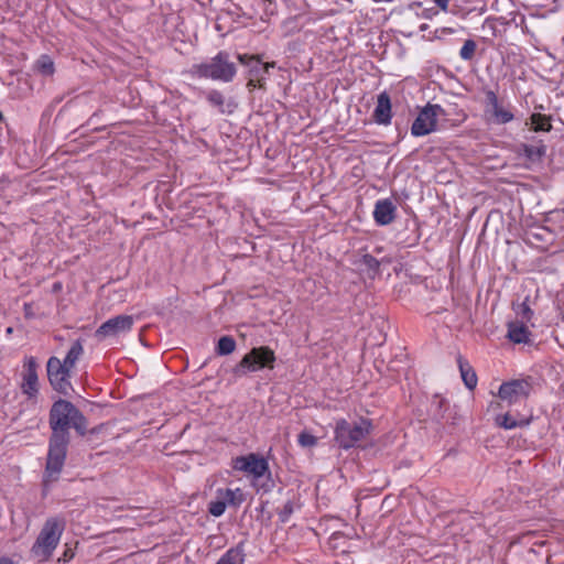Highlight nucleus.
<instances>
[{"instance_id": "f257e3e1", "label": "nucleus", "mask_w": 564, "mask_h": 564, "mask_svg": "<svg viewBox=\"0 0 564 564\" xmlns=\"http://www.w3.org/2000/svg\"><path fill=\"white\" fill-rule=\"evenodd\" d=\"M48 424L52 433L48 440V451L42 479L44 491L48 490L52 482L59 479L70 442L69 430L74 429L79 436L85 437L88 421L70 401L58 399L50 409Z\"/></svg>"}, {"instance_id": "f03ea898", "label": "nucleus", "mask_w": 564, "mask_h": 564, "mask_svg": "<svg viewBox=\"0 0 564 564\" xmlns=\"http://www.w3.org/2000/svg\"><path fill=\"white\" fill-rule=\"evenodd\" d=\"M193 78H204L214 82L231 83L237 75V65L231 59L229 52L219 51L209 59L193 64L185 72Z\"/></svg>"}, {"instance_id": "7ed1b4c3", "label": "nucleus", "mask_w": 564, "mask_h": 564, "mask_svg": "<svg viewBox=\"0 0 564 564\" xmlns=\"http://www.w3.org/2000/svg\"><path fill=\"white\" fill-rule=\"evenodd\" d=\"M372 431L373 423L368 417L359 416V419L354 422L339 419L335 423L334 441L338 448L349 451L359 447V443L366 440Z\"/></svg>"}, {"instance_id": "20e7f679", "label": "nucleus", "mask_w": 564, "mask_h": 564, "mask_svg": "<svg viewBox=\"0 0 564 564\" xmlns=\"http://www.w3.org/2000/svg\"><path fill=\"white\" fill-rule=\"evenodd\" d=\"M64 529L65 521L63 519L48 518L30 550L32 557L39 562L48 561L59 543Z\"/></svg>"}, {"instance_id": "39448f33", "label": "nucleus", "mask_w": 564, "mask_h": 564, "mask_svg": "<svg viewBox=\"0 0 564 564\" xmlns=\"http://www.w3.org/2000/svg\"><path fill=\"white\" fill-rule=\"evenodd\" d=\"M275 361V352L269 346L253 347L231 369V372L235 378H243L251 372L274 369Z\"/></svg>"}, {"instance_id": "423d86ee", "label": "nucleus", "mask_w": 564, "mask_h": 564, "mask_svg": "<svg viewBox=\"0 0 564 564\" xmlns=\"http://www.w3.org/2000/svg\"><path fill=\"white\" fill-rule=\"evenodd\" d=\"M237 59L247 68V88L267 89V79L270 68L275 67V62L264 63L260 55L238 54Z\"/></svg>"}, {"instance_id": "0eeeda50", "label": "nucleus", "mask_w": 564, "mask_h": 564, "mask_svg": "<svg viewBox=\"0 0 564 564\" xmlns=\"http://www.w3.org/2000/svg\"><path fill=\"white\" fill-rule=\"evenodd\" d=\"M72 368L62 364V360L55 356L48 358L46 362L47 380L54 391L62 395H69L74 390L70 378Z\"/></svg>"}, {"instance_id": "6e6552de", "label": "nucleus", "mask_w": 564, "mask_h": 564, "mask_svg": "<svg viewBox=\"0 0 564 564\" xmlns=\"http://www.w3.org/2000/svg\"><path fill=\"white\" fill-rule=\"evenodd\" d=\"M533 387L529 379H513L503 382L498 391V397L501 401L512 405L516 403L525 402L531 394Z\"/></svg>"}, {"instance_id": "1a4fd4ad", "label": "nucleus", "mask_w": 564, "mask_h": 564, "mask_svg": "<svg viewBox=\"0 0 564 564\" xmlns=\"http://www.w3.org/2000/svg\"><path fill=\"white\" fill-rule=\"evenodd\" d=\"M440 105L427 104L417 115L411 127L414 137H423L436 130L437 116L443 112Z\"/></svg>"}, {"instance_id": "9d476101", "label": "nucleus", "mask_w": 564, "mask_h": 564, "mask_svg": "<svg viewBox=\"0 0 564 564\" xmlns=\"http://www.w3.org/2000/svg\"><path fill=\"white\" fill-rule=\"evenodd\" d=\"M232 468L235 470L247 473L254 479L264 477L270 470L268 460L254 453L234 458Z\"/></svg>"}, {"instance_id": "9b49d317", "label": "nucleus", "mask_w": 564, "mask_h": 564, "mask_svg": "<svg viewBox=\"0 0 564 564\" xmlns=\"http://www.w3.org/2000/svg\"><path fill=\"white\" fill-rule=\"evenodd\" d=\"M37 361L35 357L30 356L26 357L23 364V376L21 390L22 393L28 397V399H34L39 394V376H37Z\"/></svg>"}, {"instance_id": "f8f14e48", "label": "nucleus", "mask_w": 564, "mask_h": 564, "mask_svg": "<svg viewBox=\"0 0 564 564\" xmlns=\"http://www.w3.org/2000/svg\"><path fill=\"white\" fill-rule=\"evenodd\" d=\"M133 326V317L131 315H117L104 322L96 330L95 336L98 339L117 336L120 333L129 332Z\"/></svg>"}, {"instance_id": "ddd939ff", "label": "nucleus", "mask_w": 564, "mask_h": 564, "mask_svg": "<svg viewBox=\"0 0 564 564\" xmlns=\"http://www.w3.org/2000/svg\"><path fill=\"white\" fill-rule=\"evenodd\" d=\"M486 111H490L498 124H506L514 119L513 113L499 105L497 94L491 89H484Z\"/></svg>"}, {"instance_id": "4468645a", "label": "nucleus", "mask_w": 564, "mask_h": 564, "mask_svg": "<svg viewBox=\"0 0 564 564\" xmlns=\"http://www.w3.org/2000/svg\"><path fill=\"white\" fill-rule=\"evenodd\" d=\"M397 206L391 199H380L375 205L373 218L377 225L387 226L395 218Z\"/></svg>"}, {"instance_id": "2eb2a0df", "label": "nucleus", "mask_w": 564, "mask_h": 564, "mask_svg": "<svg viewBox=\"0 0 564 564\" xmlns=\"http://www.w3.org/2000/svg\"><path fill=\"white\" fill-rule=\"evenodd\" d=\"M373 120L378 124H390L392 118V105L390 96L387 91L378 95L377 106L373 110Z\"/></svg>"}, {"instance_id": "dca6fc26", "label": "nucleus", "mask_w": 564, "mask_h": 564, "mask_svg": "<svg viewBox=\"0 0 564 564\" xmlns=\"http://www.w3.org/2000/svg\"><path fill=\"white\" fill-rule=\"evenodd\" d=\"M518 154L524 156L530 163H541L546 155V145L542 140H539L536 145L521 143Z\"/></svg>"}, {"instance_id": "f3484780", "label": "nucleus", "mask_w": 564, "mask_h": 564, "mask_svg": "<svg viewBox=\"0 0 564 564\" xmlns=\"http://www.w3.org/2000/svg\"><path fill=\"white\" fill-rule=\"evenodd\" d=\"M527 323L523 322H509L507 338L513 344H527L530 340L531 332Z\"/></svg>"}, {"instance_id": "a211bd4d", "label": "nucleus", "mask_w": 564, "mask_h": 564, "mask_svg": "<svg viewBox=\"0 0 564 564\" xmlns=\"http://www.w3.org/2000/svg\"><path fill=\"white\" fill-rule=\"evenodd\" d=\"M532 421V415L524 416L519 413L516 415L511 414L510 412H507L503 415H497L496 423L505 429V430H512L516 427H524L528 426Z\"/></svg>"}, {"instance_id": "6ab92c4d", "label": "nucleus", "mask_w": 564, "mask_h": 564, "mask_svg": "<svg viewBox=\"0 0 564 564\" xmlns=\"http://www.w3.org/2000/svg\"><path fill=\"white\" fill-rule=\"evenodd\" d=\"M457 364L464 384L467 389L474 390L477 386V375L470 364L462 355L457 356Z\"/></svg>"}, {"instance_id": "aec40b11", "label": "nucleus", "mask_w": 564, "mask_h": 564, "mask_svg": "<svg viewBox=\"0 0 564 564\" xmlns=\"http://www.w3.org/2000/svg\"><path fill=\"white\" fill-rule=\"evenodd\" d=\"M449 409V403L446 399L438 394L433 395L430 406V415L432 420L441 423L446 420L445 412Z\"/></svg>"}, {"instance_id": "412c9836", "label": "nucleus", "mask_w": 564, "mask_h": 564, "mask_svg": "<svg viewBox=\"0 0 564 564\" xmlns=\"http://www.w3.org/2000/svg\"><path fill=\"white\" fill-rule=\"evenodd\" d=\"M382 262H384V259L378 260L372 254L365 253L357 263L366 270L369 278L373 279L380 273Z\"/></svg>"}, {"instance_id": "4be33fe9", "label": "nucleus", "mask_w": 564, "mask_h": 564, "mask_svg": "<svg viewBox=\"0 0 564 564\" xmlns=\"http://www.w3.org/2000/svg\"><path fill=\"white\" fill-rule=\"evenodd\" d=\"M529 120L534 132H550L553 128L551 116L533 112Z\"/></svg>"}, {"instance_id": "5701e85b", "label": "nucleus", "mask_w": 564, "mask_h": 564, "mask_svg": "<svg viewBox=\"0 0 564 564\" xmlns=\"http://www.w3.org/2000/svg\"><path fill=\"white\" fill-rule=\"evenodd\" d=\"M245 549L243 543L229 549L217 562V564H243Z\"/></svg>"}, {"instance_id": "b1692460", "label": "nucleus", "mask_w": 564, "mask_h": 564, "mask_svg": "<svg viewBox=\"0 0 564 564\" xmlns=\"http://www.w3.org/2000/svg\"><path fill=\"white\" fill-rule=\"evenodd\" d=\"M529 303H530L529 295L525 296V299L520 303H518V302L512 303V310L516 312L517 316L520 318L519 322H523V323L531 322V319L534 315V312L530 307Z\"/></svg>"}, {"instance_id": "393cba45", "label": "nucleus", "mask_w": 564, "mask_h": 564, "mask_svg": "<svg viewBox=\"0 0 564 564\" xmlns=\"http://www.w3.org/2000/svg\"><path fill=\"white\" fill-rule=\"evenodd\" d=\"M219 495H224L227 506L239 508L241 503L246 500L245 494L240 488L230 489V488H219Z\"/></svg>"}, {"instance_id": "a878e982", "label": "nucleus", "mask_w": 564, "mask_h": 564, "mask_svg": "<svg viewBox=\"0 0 564 564\" xmlns=\"http://www.w3.org/2000/svg\"><path fill=\"white\" fill-rule=\"evenodd\" d=\"M83 354H84V347H83L82 340L76 339L75 341H73V344H72L70 348L68 349L62 364H64L67 367L73 369Z\"/></svg>"}, {"instance_id": "bb28decb", "label": "nucleus", "mask_w": 564, "mask_h": 564, "mask_svg": "<svg viewBox=\"0 0 564 564\" xmlns=\"http://www.w3.org/2000/svg\"><path fill=\"white\" fill-rule=\"evenodd\" d=\"M237 343L232 336H221L215 347V352L218 356H228L236 350Z\"/></svg>"}, {"instance_id": "cd10ccee", "label": "nucleus", "mask_w": 564, "mask_h": 564, "mask_svg": "<svg viewBox=\"0 0 564 564\" xmlns=\"http://www.w3.org/2000/svg\"><path fill=\"white\" fill-rule=\"evenodd\" d=\"M34 68L43 76H52L55 72L54 62L47 54H43L37 58Z\"/></svg>"}, {"instance_id": "c85d7f7f", "label": "nucleus", "mask_w": 564, "mask_h": 564, "mask_svg": "<svg viewBox=\"0 0 564 564\" xmlns=\"http://www.w3.org/2000/svg\"><path fill=\"white\" fill-rule=\"evenodd\" d=\"M227 508V502L224 495H219V489L216 491V499L209 501L208 503V512L218 518L224 514Z\"/></svg>"}, {"instance_id": "c756f323", "label": "nucleus", "mask_w": 564, "mask_h": 564, "mask_svg": "<svg viewBox=\"0 0 564 564\" xmlns=\"http://www.w3.org/2000/svg\"><path fill=\"white\" fill-rule=\"evenodd\" d=\"M477 43L474 40L468 39L464 42V45L459 51V56L464 61H471L475 57Z\"/></svg>"}, {"instance_id": "7c9ffc66", "label": "nucleus", "mask_w": 564, "mask_h": 564, "mask_svg": "<svg viewBox=\"0 0 564 564\" xmlns=\"http://www.w3.org/2000/svg\"><path fill=\"white\" fill-rule=\"evenodd\" d=\"M206 98H207V101L212 106L217 107L221 113H225V110H224L225 97L221 91H219L217 89H212L207 94Z\"/></svg>"}, {"instance_id": "2f4dec72", "label": "nucleus", "mask_w": 564, "mask_h": 564, "mask_svg": "<svg viewBox=\"0 0 564 564\" xmlns=\"http://www.w3.org/2000/svg\"><path fill=\"white\" fill-rule=\"evenodd\" d=\"M293 512L294 503L292 500H288L282 508L276 509V514L282 523L288 522Z\"/></svg>"}, {"instance_id": "473e14b6", "label": "nucleus", "mask_w": 564, "mask_h": 564, "mask_svg": "<svg viewBox=\"0 0 564 564\" xmlns=\"http://www.w3.org/2000/svg\"><path fill=\"white\" fill-rule=\"evenodd\" d=\"M297 442L302 447H313L317 445L318 440L313 434L303 431L299 434Z\"/></svg>"}, {"instance_id": "72a5a7b5", "label": "nucleus", "mask_w": 564, "mask_h": 564, "mask_svg": "<svg viewBox=\"0 0 564 564\" xmlns=\"http://www.w3.org/2000/svg\"><path fill=\"white\" fill-rule=\"evenodd\" d=\"M107 429H108V424L107 423H100V424L91 427L90 430L87 427L86 437H87L88 441H91V437L94 435H98V434L102 433Z\"/></svg>"}, {"instance_id": "f704fd0d", "label": "nucleus", "mask_w": 564, "mask_h": 564, "mask_svg": "<svg viewBox=\"0 0 564 564\" xmlns=\"http://www.w3.org/2000/svg\"><path fill=\"white\" fill-rule=\"evenodd\" d=\"M267 480L261 485L263 492H269L274 488V480L272 479L271 471L265 474Z\"/></svg>"}, {"instance_id": "c9c22d12", "label": "nucleus", "mask_w": 564, "mask_h": 564, "mask_svg": "<svg viewBox=\"0 0 564 564\" xmlns=\"http://www.w3.org/2000/svg\"><path fill=\"white\" fill-rule=\"evenodd\" d=\"M441 10L447 11L448 0H432Z\"/></svg>"}, {"instance_id": "e433bc0d", "label": "nucleus", "mask_w": 564, "mask_h": 564, "mask_svg": "<svg viewBox=\"0 0 564 564\" xmlns=\"http://www.w3.org/2000/svg\"><path fill=\"white\" fill-rule=\"evenodd\" d=\"M0 564H14V562L12 561V558H10L8 556H1Z\"/></svg>"}, {"instance_id": "4c0bfd02", "label": "nucleus", "mask_w": 564, "mask_h": 564, "mask_svg": "<svg viewBox=\"0 0 564 564\" xmlns=\"http://www.w3.org/2000/svg\"><path fill=\"white\" fill-rule=\"evenodd\" d=\"M74 556V553L72 551H66L64 554H63V560L65 562L69 561L72 557Z\"/></svg>"}, {"instance_id": "58836bf2", "label": "nucleus", "mask_w": 564, "mask_h": 564, "mask_svg": "<svg viewBox=\"0 0 564 564\" xmlns=\"http://www.w3.org/2000/svg\"><path fill=\"white\" fill-rule=\"evenodd\" d=\"M61 288H62V284L59 282L54 283V285H53L54 291L61 290Z\"/></svg>"}, {"instance_id": "ea45409f", "label": "nucleus", "mask_w": 564, "mask_h": 564, "mask_svg": "<svg viewBox=\"0 0 564 564\" xmlns=\"http://www.w3.org/2000/svg\"><path fill=\"white\" fill-rule=\"evenodd\" d=\"M12 332H13V328H12V327H8V328H7V333H8V334H11Z\"/></svg>"}]
</instances>
